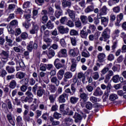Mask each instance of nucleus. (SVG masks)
Listing matches in <instances>:
<instances>
[{
    "mask_svg": "<svg viewBox=\"0 0 126 126\" xmlns=\"http://www.w3.org/2000/svg\"><path fill=\"white\" fill-rule=\"evenodd\" d=\"M5 70H6L8 73H13L15 71V69L14 67L12 66L7 65L5 67Z\"/></svg>",
    "mask_w": 126,
    "mask_h": 126,
    "instance_id": "28",
    "label": "nucleus"
},
{
    "mask_svg": "<svg viewBox=\"0 0 126 126\" xmlns=\"http://www.w3.org/2000/svg\"><path fill=\"white\" fill-rule=\"evenodd\" d=\"M16 85H17L16 81L14 80H13L9 83V87L11 89H14V88L16 87Z\"/></svg>",
    "mask_w": 126,
    "mask_h": 126,
    "instance_id": "38",
    "label": "nucleus"
},
{
    "mask_svg": "<svg viewBox=\"0 0 126 126\" xmlns=\"http://www.w3.org/2000/svg\"><path fill=\"white\" fill-rule=\"evenodd\" d=\"M60 43L62 47H63V48H65V47H66V42H65V40H64V39H61L60 40Z\"/></svg>",
    "mask_w": 126,
    "mask_h": 126,
    "instance_id": "59",
    "label": "nucleus"
},
{
    "mask_svg": "<svg viewBox=\"0 0 126 126\" xmlns=\"http://www.w3.org/2000/svg\"><path fill=\"white\" fill-rule=\"evenodd\" d=\"M25 94L27 95V97H29V98H30L33 100V97H34V95H33V94L31 93V92L27 91Z\"/></svg>",
    "mask_w": 126,
    "mask_h": 126,
    "instance_id": "61",
    "label": "nucleus"
},
{
    "mask_svg": "<svg viewBox=\"0 0 126 126\" xmlns=\"http://www.w3.org/2000/svg\"><path fill=\"white\" fill-rule=\"evenodd\" d=\"M18 26V21L17 20H13L10 22L9 27L12 28H16Z\"/></svg>",
    "mask_w": 126,
    "mask_h": 126,
    "instance_id": "25",
    "label": "nucleus"
},
{
    "mask_svg": "<svg viewBox=\"0 0 126 126\" xmlns=\"http://www.w3.org/2000/svg\"><path fill=\"white\" fill-rule=\"evenodd\" d=\"M74 118L75 119V123H81V121L82 120V116L80 115L79 114H75Z\"/></svg>",
    "mask_w": 126,
    "mask_h": 126,
    "instance_id": "24",
    "label": "nucleus"
},
{
    "mask_svg": "<svg viewBox=\"0 0 126 126\" xmlns=\"http://www.w3.org/2000/svg\"><path fill=\"white\" fill-rule=\"evenodd\" d=\"M60 21L61 24H65V23L67 22V17H66V16L63 17L60 20Z\"/></svg>",
    "mask_w": 126,
    "mask_h": 126,
    "instance_id": "54",
    "label": "nucleus"
},
{
    "mask_svg": "<svg viewBox=\"0 0 126 126\" xmlns=\"http://www.w3.org/2000/svg\"><path fill=\"white\" fill-rule=\"evenodd\" d=\"M23 102H25V103L28 102V103H31L33 101V99L29 97L28 96H26L25 98L23 100Z\"/></svg>",
    "mask_w": 126,
    "mask_h": 126,
    "instance_id": "64",
    "label": "nucleus"
},
{
    "mask_svg": "<svg viewBox=\"0 0 126 126\" xmlns=\"http://www.w3.org/2000/svg\"><path fill=\"white\" fill-rule=\"evenodd\" d=\"M86 108L87 110H92L93 104L90 101H88L86 103Z\"/></svg>",
    "mask_w": 126,
    "mask_h": 126,
    "instance_id": "48",
    "label": "nucleus"
},
{
    "mask_svg": "<svg viewBox=\"0 0 126 126\" xmlns=\"http://www.w3.org/2000/svg\"><path fill=\"white\" fill-rule=\"evenodd\" d=\"M80 98L83 100L84 103H86V102H87V100H88V94L85 93H81L80 94Z\"/></svg>",
    "mask_w": 126,
    "mask_h": 126,
    "instance_id": "18",
    "label": "nucleus"
},
{
    "mask_svg": "<svg viewBox=\"0 0 126 126\" xmlns=\"http://www.w3.org/2000/svg\"><path fill=\"white\" fill-rule=\"evenodd\" d=\"M64 82H66L67 81V80L66 79H70V78H71L72 77V73L69 72H66L64 75Z\"/></svg>",
    "mask_w": 126,
    "mask_h": 126,
    "instance_id": "29",
    "label": "nucleus"
},
{
    "mask_svg": "<svg viewBox=\"0 0 126 126\" xmlns=\"http://www.w3.org/2000/svg\"><path fill=\"white\" fill-rule=\"evenodd\" d=\"M111 80L114 83H118L119 81L121 82V83H123V84H126V81H124V78L123 77H120V75H115L113 76Z\"/></svg>",
    "mask_w": 126,
    "mask_h": 126,
    "instance_id": "4",
    "label": "nucleus"
},
{
    "mask_svg": "<svg viewBox=\"0 0 126 126\" xmlns=\"http://www.w3.org/2000/svg\"><path fill=\"white\" fill-rule=\"evenodd\" d=\"M78 100H79V98L75 96H71L70 98V102L72 104H76L78 102Z\"/></svg>",
    "mask_w": 126,
    "mask_h": 126,
    "instance_id": "36",
    "label": "nucleus"
},
{
    "mask_svg": "<svg viewBox=\"0 0 126 126\" xmlns=\"http://www.w3.org/2000/svg\"><path fill=\"white\" fill-rule=\"evenodd\" d=\"M112 63H109L107 65V67H104L101 71L100 74V76H103V75H105L109 71V69L112 67Z\"/></svg>",
    "mask_w": 126,
    "mask_h": 126,
    "instance_id": "10",
    "label": "nucleus"
},
{
    "mask_svg": "<svg viewBox=\"0 0 126 126\" xmlns=\"http://www.w3.org/2000/svg\"><path fill=\"white\" fill-rule=\"evenodd\" d=\"M123 18H124V14L122 13L117 16V22L115 23L116 26H120V23L123 20Z\"/></svg>",
    "mask_w": 126,
    "mask_h": 126,
    "instance_id": "14",
    "label": "nucleus"
},
{
    "mask_svg": "<svg viewBox=\"0 0 126 126\" xmlns=\"http://www.w3.org/2000/svg\"><path fill=\"white\" fill-rule=\"evenodd\" d=\"M44 94H45V90L43 89V87L39 86L36 92L37 97H42Z\"/></svg>",
    "mask_w": 126,
    "mask_h": 126,
    "instance_id": "11",
    "label": "nucleus"
},
{
    "mask_svg": "<svg viewBox=\"0 0 126 126\" xmlns=\"http://www.w3.org/2000/svg\"><path fill=\"white\" fill-rule=\"evenodd\" d=\"M113 12L115 13H119L120 11H121V7H120V6H117L116 7H114L113 8Z\"/></svg>",
    "mask_w": 126,
    "mask_h": 126,
    "instance_id": "60",
    "label": "nucleus"
},
{
    "mask_svg": "<svg viewBox=\"0 0 126 126\" xmlns=\"http://www.w3.org/2000/svg\"><path fill=\"white\" fill-rule=\"evenodd\" d=\"M80 19L82 24H83L84 25L87 24V22H88L87 16L81 15L80 16Z\"/></svg>",
    "mask_w": 126,
    "mask_h": 126,
    "instance_id": "33",
    "label": "nucleus"
},
{
    "mask_svg": "<svg viewBox=\"0 0 126 126\" xmlns=\"http://www.w3.org/2000/svg\"><path fill=\"white\" fill-rule=\"evenodd\" d=\"M57 29L61 34H67V33H68V31H69V28H64V27L63 26L58 27Z\"/></svg>",
    "mask_w": 126,
    "mask_h": 126,
    "instance_id": "6",
    "label": "nucleus"
},
{
    "mask_svg": "<svg viewBox=\"0 0 126 126\" xmlns=\"http://www.w3.org/2000/svg\"><path fill=\"white\" fill-rule=\"evenodd\" d=\"M25 75L26 74L25 73L22 72H19L17 73L16 77L17 78H19V79H22L23 78H24Z\"/></svg>",
    "mask_w": 126,
    "mask_h": 126,
    "instance_id": "39",
    "label": "nucleus"
},
{
    "mask_svg": "<svg viewBox=\"0 0 126 126\" xmlns=\"http://www.w3.org/2000/svg\"><path fill=\"white\" fill-rule=\"evenodd\" d=\"M80 35L81 38L83 39H87L88 32L86 30H82L80 31Z\"/></svg>",
    "mask_w": 126,
    "mask_h": 126,
    "instance_id": "31",
    "label": "nucleus"
},
{
    "mask_svg": "<svg viewBox=\"0 0 126 126\" xmlns=\"http://www.w3.org/2000/svg\"><path fill=\"white\" fill-rule=\"evenodd\" d=\"M7 74V72L4 69H2L0 71V77H5Z\"/></svg>",
    "mask_w": 126,
    "mask_h": 126,
    "instance_id": "52",
    "label": "nucleus"
},
{
    "mask_svg": "<svg viewBox=\"0 0 126 126\" xmlns=\"http://www.w3.org/2000/svg\"><path fill=\"white\" fill-rule=\"evenodd\" d=\"M70 36H78L79 33H78V31L74 29H72L70 31Z\"/></svg>",
    "mask_w": 126,
    "mask_h": 126,
    "instance_id": "45",
    "label": "nucleus"
},
{
    "mask_svg": "<svg viewBox=\"0 0 126 126\" xmlns=\"http://www.w3.org/2000/svg\"><path fill=\"white\" fill-rule=\"evenodd\" d=\"M75 26L77 28H81L82 26V24H81V22L80 20L78 19L77 21L75 22Z\"/></svg>",
    "mask_w": 126,
    "mask_h": 126,
    "instance_id": "51",
    "label": "nucleus"
},
{
    "mask_svg": "<svg viewBox=\"0 0 126 126\" xmlns=\"http://www.w3.org/2000/svg\"><path fill=\"white\" fill-rule=\"evenodd\" d=\"M92 77L94 80H97L99 79V73L98 72H95L92 73Z\"/></svg>",
    "mask_w": 126,
    "mask_h": 126,
    "instance_id": "55",
    "label": "nucleus"
},
{
    "mask_svg": "<svg viewBox=\"0 0 126 126\" xmlns=\"http://www.w3.org/2000/svg\"><path fill=\"white\" fill-rule=\"evenodd\" d=\"M29 111L25 110L23 113V119L25 122H30V116H28Z\"/></svg>",
    "mask_w": 126,
    "mask_h": 126,
    "instance_id": "20",
    "label": "nucleus"
},
{
    "mask_svg": "<svg viewBox=\"0 0 126 126\" xmlns=\"http://www.w3.org/2000/svg\"><path fill=\"white\" fill-rule=\"evenodd\" d=\"M39 30V27L37 25L33 26L31 30L30 31L31 34H36Z\"/></svg>",
    "mask_w": 126,
    "mask_h": 126,
    "instance_id": "30",
    "label": "nucleus"
},
{
    "mask_svg": "<svg viewBox=\"0 0 126 126\" xmlns=\"http://www.w3.org/2000/svg\"><path fill=\"white\" fill-rule=\"evenodd\" d=\"M7 28L8 29V32L9 34H11L12 35H14V30L13 29H14V28H12L11 27H8V26H7Z\"/></svg>",
    "mask_w": 126,
    "mask_h": 126,
    "instance_id": "58",
    "label": "nucleus"
},
{
    "mask_svg": "<svg viewBox=\"0 0 126 126\" xmlns=\"http://www.w3.org/2000/svg\"><path fill=\"white\" fill-rule=\"evenodd\" d=\"M55 8H56L57 10H63L62 9V7H61V2H57L55 4Z\"/></svg>",
    "mask_w": 126,
    "mask_h": 126,
    "instance_id": "63",
    "label": "nucleus"
},
{
    "mask_svg": "<svg viewBox=\"0 0 126 126\" xmlns=\"http://www.w3.org/2000/svg\"><path fill=\"white\" fill-rule=\"evenodd\" d=\"M93 10H94V6L90 5L85 9V12L86 13H89V12H91L93 11Z\"/></svg>",
    "mask_w": 126,
    "mask_h": 126,
    "instance_id": "43",
    "label": "nucleus"
},
{
    "mask_svg": "<svg viewBox=\"0 0 126 126\" xmlns=\"http://www.w3.org/2000/svg\"><path fill=\"white\" fill-rule=\"evenodd\" d=\"M49 90H50L51 93H55L57 91V87L55 85L51 84L49 85Z\"/></svg>",
    "mask_w": 126,
    "mask_h": 126,
    "instance_id": "37",
    "label": "nucleus"
},
{
    "mask_svg": "<svg viewBox=\"0 0 126 126\" xmlns=\"http://www.w3.org/2000/svg\"><path fill=\"white\" fill-rule=\"evenodd\" d=\"M63 116H73V111L72 110H69V108L67 107L66 110L63 113Z\"/></svg>",
    "mask_w": 126,
    "mask_h": 126,
    "instance_id": "22",
    "label": "nucleus"
},
{
    "mask_svg": "<svg viewBox=\"0 0 126 126\" xmlns=\"http://www.w3.org/2000/svg\"><path fill=\"white\" fill-rule=\"evenodd\" d=\"M54 64L55 67L57 68V69H60V68H63V67L64 66V64L60 63V59H56L55 60L54 62Z\"/></svg>",
    "mask_w": 126,
    "mask_h": 126,
    "instance_id": "8",
    "label": "nucleus"
},
{
    "mask_svg": "<svg viewBox=\"0 0 126 126\" xmlns=\"http://www.w3.org/2000/svg\"><path fill=\"white\" fill-rule=\"evenodd\" d=\"M62 6L63 8H65V7L69 8L71 6V2L69 1L62 2Z\"/></svg>",
    "mask_w": 126,
    "mask_h": 126,
    "instance_id": "35",
    "label": "nucleus"
},
{
    "mask_svg": "<svg viewBox=\"0 0 126 126\" xmlns=\"http://www.w3.org/2000/svg\"><path fill=\"white\" fill-rule=\"evenodd\" d=\"M34 50H37L38 49V41L35 40L33 42V41H30L29 44L27 46V50L29 51L30 53H31L32 51Z\"/></svg>",
    "mask_w": 126,
    "mask_h": 126,
    "instance_id": "1",
    "label": "nucleus"
},
{
    "mask_svg": "<svg viewBox=\"0 0 126 126\" xmlns=\"http://www.w3.org/2000/svg\"><path fill=\"white\" fill-rule=\"evenodd\" d=\"M34 1L39 6H42L45 3V0H35Z\"/></svg>",
    "mask_w": 126,
    "mask_h": 126,
    "instance_id": "53",
    "label": "nucleus"
},
{
    "mask_svg": "<svg viewBox=\"0 0 126 126\" xmlns=\"http://www.w3.org/2000/svg\"><path fill=\"white\" fill-rule=\"evenodd\" d=\"M53 118H54V119H56V120H59V119L62 118V115L61 113L55 112L53 114Z\"/></svg>",
    "mask_w": 126,
    "mask_h": 126,
    "instance_id": "57",
    "label": "nucleus"
},
{
    "mask_svg": "<svg viewBox=\"0 0 126 126\" xmlns=\"http://www.w3.org/2000/svg\"><path fill=\"white\" fill-rule=\"evenodd\" d=\"M21 38L23 39V40H26V39L28 38V34H27L26 32H23L21 34Z\"/></svg>",
    "mask_w": 126,
    "mask_h": 126,
    "instance_id": "62",
    "label": "nucleus"
},
{
    "mask_svg": "<svg viewBox=\"0 0 126 126\" xmlns=\"http://www.w3.org/2000/svg\"><path fill=\"white\" fill-rule=\"evenodd\" d=\"M55 55H56V53L55 52V50L53 49H51L50 48L47 52V57L48 59H52L53 57H55Z\"/></svg>",
    "mask_w": 126,
    "mask_h": 126,
    "instance_id": "21",
    "label": "nucleus"
},
{
    "mask_svg": "<svg viewBox=\"0 0 126 126\" xmlns=\"http://www.w3.org/2000/svg\"><path fill=\"white\" fill-rule=\"evenodd\" d=\"M67 12H68L69 16L72 20L73 21H75V13H74V11L68 9L67 10Z\"/></svg>",
    "mask_w": 126,
    "mask_h": 126,
    "instance_id": "17",
    "label": "nucleus"
},
{
    "mask_svg": "<svg viewBox=\"0 0 126 126\" xmlns=\"http://www.w3.org/2000/svg\"><path fill=\"white\" fill-rule=\"evenodd\" d=\"M6 118L8 121V122L12 125V126H15V123L13 121V118H12V116L11 114H7L6 116Z\"/></svg>",
    "mask_w": 126,
    "mask_h": 126,
    "instance_id": "32",
    "label": "nucleus"
},
{
    "mask_svg": "<svg viewBox=\"0 0 126 126\" xmlns=\"http://www.w3.org/2000/svg\"><path fill=\"white\" fill-rule=\"evenodd\" d=\"M0 57L1 58L8 59L9 57V51L2 50L0 53Z\"/></svg>",
    "mask_w": 126,
    "mask_h": 126,
    "instance_id": "13",
    "label": "nucleus"
},
{
    "mask_svg": "<svg viewBox=\"0 0 126 126\" xmlns=\"http://www.w3.org/2000/svg\"><path fill=\"white\" fill-rule=\"evenodd\" d=\"M58 57H59V58H66V57H67L66 49H61V51L58 53Z\"/></svg>",
    "mask_w": 126,
    "mask_h": 126,
    "instance_id": "12",
    "label": "nucleus"
},
{
    "mask_svg": "<svg viewBox=\"0 0 126 126\" xmlns=\"http://www.w3.org/2000/svg\"><path fill=\"white\" fill-rule=\"evenodd\" d=\"M103 94V92L101 90V89L99 87L96 88L95 91L94 92L93 95L94 96H102Z\"/></svg>",
    "mask_w": 126,
    "mask_h": 126,
    "instance_id": "19",
    "label": "nucleus"
},
{
    "mask_svg": "<svg viewBox=\"0 0 126 126\" xmlns=\"http://www.w3.org/2000/svg\"><path fill=\"white\" fill-rule=\"evenodd\" d=\"M63 14V10H56L55 12V16L56 18H60V16H62Z\"/></svg>",
    "mask_w": 126,
    "mask_h": 126,
    "instance_id": "41",
    "label": "nucleus"
},
{
    "mask_svg": "<svg viewBox=\"0 0 126 126\" xmlns=\"http://www.w3.org/2000/svg\"><path fill=\"white\" fill-rule=\"evenodd\" d=\"M110 29L106 28L104 31L102 32L101 36L104 39H107L110 38Z\"/></svg>",
    "mask_w": 126,
    "mask_h": 126,
    "instance_id": "7",
    "label": "nucleus"
},
{
    "mask_svg": "<svg viewBox=\"0 0 126 126\" xmlns=\"http://www.w3.org/2000/svg\"><path fill=\"white\" fill-rule=\"evenodd\" d=\"M112 88V86L111 84L108 83L107 86H106L104 84H101V88L103 90L106 89L105 91L104 95H105V98H108L109 97V95H110V92H111V88Z\"/></svg>",
    "mask_w": 126,
    "mask_h": 126,
    "instance_id": "3",
    "label": "nucleus"
},
{
    "mask_svg": "<svg viewBox=\"0 0 126 126\" xmlns=\"http://www.w3.org/2000/svg\"><path fill=\"white\" fill-rule=\"evenodd\" d=\"M5 41L8 43V46H9V47H12V46H13L12 44L13 41L10 39V37L8 36H5Z\"/></svg>",
    "mask_w": 126,
    "mask_h": 126,
    "instance_id": "40",
    "label": "nucleus"
},
{
    "mask_svg": "<svg viewBox=\"0 0 126 126\" xmlns=\"http://www.w3.org/2000/svg\"><path fill=\"white\" fill-rule=\"evenodd\" d=\"M49 120H50V122L51 123V126H59L60 125V124H61L60 121L54 120V118L52 116H50L49 117Z\"/></svg>",
    "mask_w": 126,
    "mask_h": 126,
    "instance_id": "23",
    "label": "nucleus"
},
{
    "mask_svg": "<svg viewBox=\"0 0 126 126\" xmlns=\"http://www.w3.org/2000/svg\"><path fill=\"white\" fill-rule=\"evenodd\" d=\"M107 10H108L107 7L103 6L99 10V16L106 15V14H107Z\"/></svg>",
    "mask_w": 126,
    "mask_h": 126,
    "instance_id": "26",
    "label": "nucleus"
},
{
    "mask_svg": "<svg viewBox=\"0 0 126 126\" xmlns=\"http://www.w3.org/2000/svg\"><path fill=\"white\" fill-rule=\"evenodd\" d=\"M46 26L48 29H53L54 27V24L52 23V21L49 20L46 24Z\"/></svg>",
    "mask_w": 126,
    "mask_h": 126,
    "instance_id": "44",
    "label": "nucleus"
},
{
    "mask_svg": "<svg viewBox=\"0 0 126 126\" xmlns=\"http://www.w3.org/2000/svg\"><path fill=\"white\" fill-rule=\"evenodd\" d=\"M23 26L25 27L26 29H29L30 26H31V23H30V20H26L25 23H23Z\"/></svg>",
    "mask_w": 126,
    "mask_h": 126,
    "instance_id": "49",
    "label": "nucleus"
},
{
    "mask_svg": "<svg viewBox=\"0 0 126 126\" xmlns=\"http://www.w3.org/2000/svg\"><path fill=\"white\" fill-rule=\"evenodd\" d=\"M77 91V87L74 84H72L70 86V89L67 88L65 90V92L70 95H74Z\"/></svg>",
    "mask_w": 126,
    "mask_h": 126,
    "instance_id": "2",
    "label": "nucleus"
},
{
    "mask_svg": "<svg viewBox=\"0 0 126 126\" xmlns=\"http://www.w3.org/2000/svg\"><path fill=\"white\" fill-rule=\"evenodd\" d=\"M119 97L118 96V94H112L109 95V99L110 101H115L116 99H118Z\"/></svg>",
    "mask_w": 126,
    "mask_h": 126,
    "instance_id": "42",
    "label": "nucleus"
},
{
    "mask_svg": "<svg viewBox=\"0 0 126 126\" xmlns=\"http://www.w3.org/2000/svg\"><path fill=\"white\" fill-rule=\"evenodd\" d=\"M120 68H121L120 65H115L112 67V70H113L114 72H119V71H120Z\"/></svg>",
    "mask_w": 126,
    "mask_h": 126,
    "instance_id": "47",
    "label": "nucleus"
},
{
    "mask_svg": "<svg viewBox=\"0 0 126 126\" xmlns=\"http://www.w3.org/2000/svg\"><path fill=\"white\" fill-rule=\"evenodd\" d=\"M101 21L102 25H103L104 27H106V26L108 25L109 20L106 17H102Z\"/></svg>",
    "mask_w": 126,
    "mask_h": 126,
    "instance_id": "34",
    "label": "nucleus"
},
{
    "mask_svg": "<svg viewBox=\"0 0 126 126\" xmlns=\"http://www.w3.org/2000/svg\"><path fill=\"white\" fill-rule=\"evenodd\" d=\"M67 97V94H63L61 95L58 98V101L59 103H65V98Z\"/></svg>",
    "mask_w": 126,
    "mask_h": 126,
    "instance_id": "16",
    "label": "nucleus"
},
{
    "mask_svg": "<svg viewBox=\"0 0 126 126\" xmlns=\"http://www.w3.org/2000/svg\"><path fill=\"white\" fill-rule=\"evenodd\" d=\"M105 58H106V55L104 53H99L97 56V61L99 63H103L105 61Z\"/></svg>",
    "mask_w": 126,
    "mask_h": 126,
    "instance_id": "15",
    "label": "nucleus"
},
{
    "mask_svg": "<svg viewBox=\"0 0 126 126\" xmlns=\"http://www.w3.org/2000/svg\"><path fill=\"white\" fill-rule=\"evenodd\" d=\"M40 21L43 24H46L48 21V16L43 15L40 19Z\"/></svg>",
    "mask_w": 126,
    "mask_h": 126,
    "instance_id": "46",
    "label": "nucleus"
},
{
    "mask_svg": "<svg viewBox=\"0 0 126 126\" xmlns=\"http://www.w3.org/2000/svg\"><path fill=\"white\" fill-rule=\"evenodd\" d=\"M29 82V80L28 79V78L23 79L20 81V84H22L23 85H27Z\"/></svg>",
    "mask_w": 126,
    "mask_h": 126,
    "instance_id": "50",
    "label": "nucleus"
},
{
    "mask_svg": "<svg viewBox=\"0 0 126 126\" xmlns=\"http://www.w3.org/2000/svg\"><path fill=\"white\" fill-rule=\"evenodd\" d=\"M51 82L55 84L56 86L60 85V80H58L56 76H54L51 79Z\"/></svg>",
    "mask_w": 126,
    "mask_h": 126,
    "instance_id": "27",
    "label": "nucleus"
},
{
    "mask_svg": "<svg viewBox=\"0 0 126 126\" xmlns=\"http://www.w3.org/2000/svg\"><path fill=\"white\" fill-rule=\"evenodd\" d=\"M69 55L71 57H73V58L77 57V56L79 55V50L77 49V48H74L73 49H70Z\"/></svg>",
    "mask_w": 126,
    "mask_h": 126,
    "instance_id": "5",
    "label": "nucleus"
},
{
    "mask_svg": "<svg viewBox=\"0 0 126 126\" xmlns=\"http://www.w3.org/2000/svg\"><path fill=\"white\" fill-rule=\"evenodd\" d=\"M114 75V71H112V70H108V72L107 75L105 76V79L104 80L105 83H107L110 81V79H111V77Z\"/></svg>",
    "mask_w": 126,
    "mask_h": 126,
    "instance_id": "9",
    "label": "nucleus"
},
{
    "mask_svg": "<svg viewBox=\"0 0 126 126\" xmlns=\"http://www.w3.org/2000/svg\"><path fill=\"white\" fill-rule=\"evenodd\" d=\"M47 11L48 12L49 15H53L54 14V13L55 12V10H54V8H53V7L49 6L48 7Z\"/></svg>",
    "mask_w": 126,
    "mask_h": 126,
    "instance_id": "56",
    "label": "nucleus"
}]
</instances>
